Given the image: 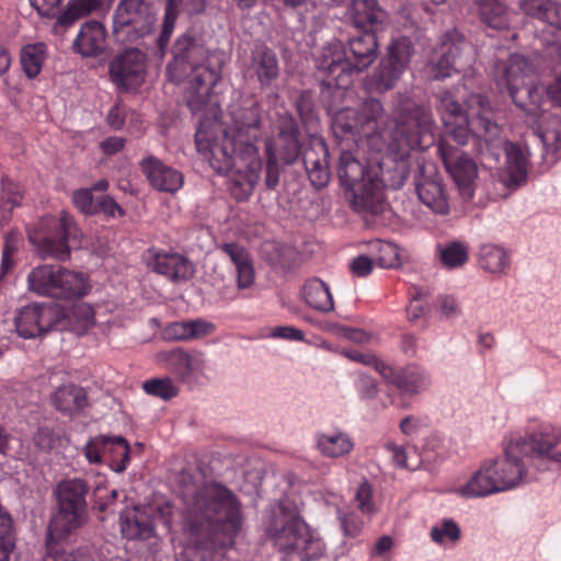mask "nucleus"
Instances as JSON below:
<instances>
[{"label":"nucleus","mask_w":561,"mask_h":561,"mask_svg":"<svg viewBox=\"0 0 561 561\" xmlns=\"http://www.w3.org/2000/svg\"><path fill=\"white\" fill-rule=\"evenodd\" d=\"M157 274L163 275L172 282L188 280L194 275L192 263L179 253L156 252L147 261Z\"/></svg>","instance_id":"obj_26"},{"label":"nucleus","mask_w":561,"mask_h":561,"mask_svg":"<svg viewBox=\"0 0 561 561\" xmlns=\"http://www.w3.org/2000/svg\"><path fill=\"white\" fill-rule=\"evenodd\" d=\"M467 64L468 60L456 61L439 50L438 58L433 59L430 62L432 79L442 80L449 78L453 76V73L461 71L467 66Z\"/></svg>","instance_id":"obj_44"},{"label":"nucleus","mask_w":561,"mask_h":561,"mask_svg":"<svg viewBox=\"0 0 561 561\" xmlns=\"http://www.w3.org/2000/svg\"><path fill=\"white\" fill-rule=\"evenodd\" d=\"M103 0H72L67 9L58 15V23L69 26L77 20L101 9Z\"/></svg>","instance_id":"obj_38"},{"label":"nucleus","mask_w":561,"mask_h":561,"mask_svg":"<svg viewBox=\"0 0 561 561\" xmlns=\"http://www.w3.org/2000/svg\"><path fill=\"white\" fill-rule=\"evenodd\" d=\"M393 385L402 392L413 394L417 392L419 378L400 374V376H394Z\"/></svg>","instance_id":"obj_63"},{"label":"nucleus","mask_w":561,"mask_h":561,"mask_svg":"<svg viewBox=\"0 0 561 561\" xmlns=\"http://www.w3.org/2000/svg\"><path fill=\"white\" fill-rule=\"evenodd\" d=\"M435 96L437 100L436 108L440 113L443 124L455 121L465 122V118L470 117L471 125L473 126V115L471 113V108L469 107V101L471 100L472 96H482L481 94H470L466 100V110L462 108L461 104L454 98V95L449 91L439 92ZM474 128L472 127V130Z\"/></svg>","instance_id":"obj_32"},{"label":"nucleus","mask_w":561,"mask_h":561,"mask_svg":"<svg viewBox=\"0 0 561 561\" xmlns=\"http://www.w3.org/2000/svg\"><path fill=\"white\" fill-rule=\"evenodd\" d=\"M439 261L446 268L463 266L469 257L468 248L461 242L453 241L438 248Z\"/></svg>","instance_id":"obj_41"},{"label":"nucleus","mask_w":561,"mask_h":561,"mask_svg":"<svg viewBox=\"0 0 561 561\" xmlns=\"http://www.w3.org/2000/svg\"><path fill=\"white\" fill-rule=\"evenodd\" d=\"M329 147L322 137H311L302 152V162L311 185L327 187L331 179Z\"/></svg>","instance_id":"obj_21"},{"label":"nucleus","mask_w":561,"mask_h":561,"mask_svg":"<svg viewBox=\"0 0 561 561\" xmlns=\"http://www.w3.org/2000/svg\"><path fill=\"white\" fill-rule=\"evenodd\" d=\"M561 442V431L542 432L511 442L505 457L484 463L481 469L460 489L465 496H485L516 486L524 474L519 456H546Z\"/></svg>","instance_id":"obj_2"},{"label":"nucleus","mask_w":561,"mask_h":561,"mask_svg":"<svg viewBox=\"0 0 561 561\" xmlns=\"http://www.w3.org/2000/svg\"><path fill=\"white\" fill-rule=\"evenodd\" d=\"M113 436L100 435L92 438L84 447V455L87 459L92 463H99L102 461V457L106 454H113L112 447Z\"/></svg>","instance_id":"obj_49"},{"label":"nucleus","mask_w":561,"mask_h":561,"mask_svg":"<svg viewBox=\"0 0 561 561\" xmlns=\"http://www.w3.org/2000/svg\"><path fill=\"white\" fill-rule=\"evenodd\" d=\"M197 151L204 156L209 165L218 173H227L234 167L244 168L250 159L239 154L240 142L219 122L208 117L199 118V127L195 134Z\"/></svg>","instance_id":"obj_8"},{"label":"nucleus","mask_w":561,"mask_h":561,"mask_svg":"<svg viewBox=\"0 0 561 561\" xmlns=\"http://www.w3.org/2000/svg\"><path fill=\"white\" fill-rule=\"evenodd\" d=\"M141 168L151 185L161 192L174 193L183 184V175L154 157L142 160Z\"/></svg>","instance_id":"obj_29"},{"label":"nucleus","mask_w":561,"mask_h":561,"mask_svg":"<svg viewBox=\"0 0 561 561\" xmlns=\"http://www.w3.org/2000/svg\"><path fill=\"white\" fill-rule=\"evenodd\" d=\"M238 273V287L243 289L250 287L254 282V268L251 259L236 266Z\"/></svg>","instance_id":"obj_60"},{"label":"nucleus","mask_w":561,"mask_h":561,"mask_svg":"<svg viewBox=\"0 0 561 561\" xmlns=\"http://www.w3.org/2000/svg\"><path fill=\"white\" fill-rule=\"evenodd\" d=\"M248 71L255 76L262 90L271 89L280 73L275 51L265 45L255 46L251 51Z\"/></svg>","instance_id":"obj_25"},{"label":"nucleus","mask_w":561,"mask_h":561,"mask_svg":"<svg viewBox=\"0 0 561 561\" xmlns=\"http://www.w3.org/2000/svg\"><path fill=\"white\" fill-rule=\"evenodd\" d=\"M470 44L456 28L447 31L440 38V51L454 60H467L465 54L469 51Z\"/></svg>","instance_id":"obj_40"},{"label":"nucleus","mask_w":561,"mask_h":561,"mask_svg":"<svg viewBox=\"0 0 561 561\" xmlns=\"http://www.w3.org/2000/svg\"><path fill=\"white\" fill-rule=\"evenodd\" d=\"M506 252L499 247H485L481 253V265L492 273H501L507 265Z\"/></svg>","instance_id":"obj_47"},{"label":"nucleus","mask_w":561,"mask_h":561,"mask_svg":"<svg viewBox=\"0 0 561 561\" xmlns=\"http://www.w3.org/2000/svg\"><path fill=\"white\" fill-rule=\"evenodd\" d=\"M27 282L30 290L57 299H72L88 293L82 274L59 265L44 264L33 268Z\"/></svg>","instance_id":"obj_12"},{"label":"nucleus","mask_w":561,"mask_h":561,"mask_svg":"<svg viewBox=\"0 0 561 561\" xmlns=\"http://www.w3.org/2000/svg\"><path fill=\"white\" fill-rule=\"evenodd\" d=\"M75 205L84 214L93 215L96 214V201L93 199L92 192L90 190L81 188L73 193Z\"/></svg>","instance_id":"obj_57"},{"label":"nucleus","mask_w":561,"mask_h":561,"mask_svg":"<svg viewBox=\"0 0 561 561\" xmlns=\"http://www.w3.org/2000/svg\"><path fill=\"white\" fill-rule=\"evenodd\" d=\"M527 111L528 115L538 118V122L533 123V129L541 140L545 153L556 154L561 150V119L552 114H539L537 105Z\"/></svg>","instance_id":"obj_28"},{"label":"nucleus","mask_w":561,"mask_h":561,"mask_svg":"<svg viewBox=\"0 0 561 561\" xmlns=\"http://www.w3.org/2000/svg\"><path fill=\"white\" fill-rule=\"evenodd\" d=\"M352 57H347L341 42H332L322 48L316 67L327 75L321 81V99L325 102L331 94H341L352 83V72L367 69L378 56V42L375 33L364 32L362 36L348 41Z\"/></svg>","instance_id":"obj_6"},{"label":"nucleus","mask_w":561,"mask_h":561,"mask_svg":"<svg viewBox=\"0 0 561 561\" xmlns=\"http://www.w3.org/2000/svg\"><path fill=\"white\" fill-rule=\"evenodd\" d=\"M277 137H300L298 123L291 114L280 116Z\"/></svg>","instance_id":"obj_59"},{"label":"nucleus","mask_w":561,"mask_h":561,"mask_svg":"<svg viewBox=\"0 0 561 561\" xmlns=\"http://www.w3.org/2000/svg\"><path fill=\"white\" fill-rule=\"evenodd\" d=\"M45 46L44 44L27 45L22 49L21 64L25 75L28 78L36 77L44 60Z\"/></svg>","instance_id":"obj_45"},{"label":"nucleus","mask_w":561,"mask_h":561,"mask_svg":"<svg viewBox=\"0 0 561 561\" xmlns=\"http://www.w3.org/2000/svg\"><path fill=\"white\" fill-rule=\"evenodd\" d=\"M2 194L1 202H8L12 207L19 206L22 201V195L19 191V187L10 182L9 180L2 179Z\"/></svg>","instance_id":"obj_61"},{"label":"nucleus","mask_w":561,"mask_h":561,"mask_svg":"<svg viewBox=\"0 0 561 561\" xmlns=\"http://www.w3.org/2000/svg\"><path fill=\"white\" fill-rule=\"evenodd\" d=\"M54 228L56 229L54 233H28V240L41 257L66 261L70 256L69 240L71 237L76 238L77 228L72 218L66 214H61L60 218L54 221Z\"/></svg>","instance_id":"obj_17"},{"label":"nucleus","mask_w":561,"mask_h":561,"mask_svg":"<svg viewBox=\"0 0 561 561\" xmlns=\"http://www.w3.org/2000/svg\"><path fill=\"white\" fill-rule=\"evenodd\" d=\"M379 169L367 167L358 160L351 151H342L336 174L341 186L352 208L360 214L365 220L368 217H377L383 214L388 204L383 196V188H399L404 183V170L398 169L399 175L396 179L379 178Z\"/></svg>","instance_id":"obj_4"},{"label":"nucleus","mask_w":561,"mask_h":561,"mask_svg":"<svg viewBox=\"0 0 561 561\" xmlns=\"http://www.w3.org/2000/svg\"><path fill=\"white\" fill-rule=\"evenodd\" d=\"M550 0H519L518 8L527 16L545 21Z\"/></svg>","instance_id":"obj_53"},{"label":"nucleus","mask_w":561,"mask_h":561,"mask_svg":"<svg viewBox=\"0 0 561 561\" xmlns=\"http://www.w3.org/2000/svg\"><path fill=\"white\" fill-rule=\"evenodd\" d=\"M297 113L306 127H311L317 123V112L312 93L308 90L300 92L295 101Z\"/></svg>","instance_id":"obj_48"},{"label":"nucleus","mask_w":561,"mask_h":561,"mask_svg":"<svg viewBox=\"0 0 561 561\" xmlns=\"http://www.w3.org/2000/svg\"><path fill=\"white\" fill-rule=\"evenodd\" d=\"M431 537L438 543L443 542L445 537L449 538L451 541H457L460 537V529L453 520H445L440 528H432Z\"/></svg>","instance_id":"obj_56"},{"label":"nucleus","mask_w":561,"mask_h":561,"mask_svg":"<svg viewBox=\"0 0 561 561\" xmlns=\"http://www.w3.org/2000/svg\"><path fill=\"white\" fill-rule=\"evenodd\" d=\"M444 135L440 137L438 141V152L442 154V145L447 142L448 145L456 144L457 146H465L472 135H476L478 138V144L480 142V138L474 130H472L471 119L470 117L465 118L462 121H455L444 124Z\"/></svg>","instance_id":"obj_36"},{"label":"nucleus","mask_w":561,"mask_h":561,"mask_svg":"<svg viewBox=\"0 0 561 561\" xmlns=\"http://www.w3.org/2000/svg\"><path fill=\"white\" fill-rule=\"evenodd\" d=\"M347 14L356 28L375 34L385 28L389 19L377 0H353Z\"/></svg>","instance_id":"obj_24"},{"label":"nucleus","mask_w":561,"mask_h":561,"mask_svg":"<svg viewBox=\"0 0 561 561\" xmlns=\"http://www.w3.org/2000/svg\"><path fill=\"white\" fill-rule=\"evenodd\" d=\"M232 127L230 134L240 142L239 154L242 159H250L247 164L249 170L248 184L250 191L257 184L262 170L256 141L260 137V106L251 100L236 107L231 112Z\"/></svg>","instance_id":"obj_11"},{"label":"nucleus","mask_w":561,"mask_h":561,"mask_svg":"<svg viewBox=\"0 0 561 561\" xmlns=\"http://www.w3.org/2000/svg\"><path fill=\"white\" fill-rule=\"evenodd\" d=\"M391 116L393 127L389 146L400 159H405L412 151H423L434 144L436 123L430 105L407 93L397 92L392 96Z\"/></svg>","instance_id":"obj_7"},{"label":"nucleus","mask_w":561,"mask_h":561,"mask_svg":"<svg viewBox=\"0 0 561 561\" xmlns=\"http://www.w3.org/2000/svg\"><path fill=\"white\" fill-rule=\"evenodd\" d=\"M170 506H160L151 517L139 510L124 511L121 514V531L128 540H147L154 536L153 519L159 518L165 526L170 524Z\"/></svg>","instance_id":"obj_22"},{"label":"nucleus","mask_w":561,"mask_h":561,"mask_svg":"<svg viewBox=\"0 0 561 561\" xmlns=\"http://www.w3.org/2000/svg\"><path fill=\"white\" fill-rule=\"evenodd\" d=\"M267 144L273 147L277 160L283 164H293L300 156L302 157L304 150L299 137H276L274 142L266 140L265 147Z\"/></svg>","instance_id":"obj_39"},{"label":"nucleus","mask_w":561,"mask_h":561,"mask_svg":"<svg viewBox=\"0 0 561 561\" xmlns=\"http://www.w3.org/2000/svg\"><path fill=\"white\" fill-rule=\"evenodd\" d=\"M469 104L473 115V130L480 138L481 157L486 162L496 163L504 152L506 164L500 173L502 184L510 190L526 184L530 156L527 147L502 138V129L495 122L494 112L485 96H472Z\"/></svg>","instance_id":"obj_3"},{"label":"nucleus","mask_w":561,"mask_h":561,"mask_svg":"<svg viewBox=\"0 0 561 561\" xmlns=\"http://www.w3.org/2000/svg\"><path fill=\"white\" fill-rule=\"evenodd\" d=\"M380 255L377 259V263L380 267L392 268L400 265V257L397 248L391 243H380L379 247Z\"/></svg>","instance_id":"obj_55"},{"label":"nucleus","mask_w":561,"mask_h":561,"mask_svg":"<svg viewBox=\"0 0 561 561\" xmlns=\"http://www.w3.org/2000/svg\"><path fill=\"white\" fill-rule=\"evenodd\" d=\"M483 23L495 30H507L508 12L501 0H476Z\"/></svg>","instance_id":"obj_35"},{"label":"nucleus","mask_w":561,"mask_h":561,"mask_svg":"<svg viewBox=\"0 0 561 561\" xmlns=\"http://www.w3.org/2000/svg\"><path fill=\"white\" fill-rule=\"evenodd\" d=\"M262 257L273 267L289 270L297 261L296 248L276 241H265L261 247Z\"/></svg>","instance_id":"obj_33"},{"label":"nucleus","mask_w":561,"mask_h":561,"mask_svg":"<svg viewBox=\"0 0 561 561\" xmlns=\"http://www.w3.org/2000/svg\"><path fill=\"white\" fill-rule=\"evenodd\" d=\"M35 446L42 451H51L61 446V436L49 427H41L33 436Z\"/></svg>","instance_id":"obj_51"},{"label":"nucleus","mask_w":561,"mask_h":561,"mask_svg":"<svg viewBox=\"0 0 561 561\" xmlns=\"http://www.w3.org/2000/svg\"><path fill=\"white\" fill-rule=\"evenodd\" d=\"M68 537L50 536V528L47 529L46 554L43 561H79L82 559L85 549H78L71 552L60 550L58 543Z\"/></svg>","instance_id":"obj_43"},{"label":"nucleus","mask_w":561,"mask_h":561,"mask_svg":"<svg viewBox=\"0 0 561 561\" xmlns=\"http://www.w3.org/2000/svg\"><path fill=\"white\" fill-rule=\"evenodd\" d=\"M266 154V168H265V186L268 190H274L279 183V167L278 161L276 158V152L274 151L273 147L267 144L265 149Z\"/></svg>","instance_id":"obj_52"},{"label":"nucleus","mask_w":561,"mask_h":561,"mask_svg":"<svg viewBox=\"0 0 561 561\" xmlns=\"http://www.w3.org/2000/svg\"><path fill=\"white\" fill-rule=\"evenodd\" d=\"M413 53L414 46L409 37L393 38L387 47L386 55L371 73L370 81L375 90L381 93L392 90L409 68Z\"/></svg>","instance_id":"obj_16"},{"label":"nucleus","mask_w":561,"mask_h":561,"mask_svg":"<svg viewBox=\"0 0 561 561\" xmlns=\"http://www.w3.org/2000/svg\"><path fill=\"white\" fill-rule=\"evenodd\" d=\"M355 500L359 511L364 514H371L375 512V504L373 503V486L368 481H364L357 489Z\"/></svg>","instance_id":"obj_54"},{"label":"nucleus","mask_w":561,"mask_h":561,"mask_svg":"<svg viewBox=\"0 0 561 561\" xmlns=\"http://www.w3.org/2000/svg\"><path fill=\"white\" fill-rule=\"evenodd\" d=\"M171 53L173 59L168 65V70L173 80L187 81L188 108L194 114L206 111L218 73L206 65L208 50L203 38L195 32L187 31L176 38Z\"/></svg>","instance_id":"obj_5"},{"label":"nucleus","mask_w":561,"mask_h":561,"mask_svg":"<svg viewBox=\"0 0 561 561\" xmlns=\"http://www.w3.org/2000/svg\"><path fill=\"white\" fill-rule=\"evenodd\" d=\"M62 0H30L31 5L41 16L55 18L59 15V5Z\"/></svg>","instance_id":"obj_58"},{"label":"nucleus","mask_w":561,"mask_h":561,"mask_svg":"<svg viewBox=\"0 0 561 561\" xmlns=\"http://www.w3.org/2000/svg\"><path fill=\"white\" fill-rule=\"evenodd\" d=\"M142 389L146 393L165 401L171 400L179 393V388L169 377L149 379L142 383Z\"/></svg>","instance_id":"obj_46"},{"label":"nucleus","mask_w":561,"mask_h":561,"mask_svg":"<svg viewBox=\"0 0 561 561\" xmlns=\"http://www.w3.org/2000/svg\"><path fill=\"white\" fill-rule=\"evenodd\" d=\"M146 55L139 48H128L117 54L110 62L111 81L121 90L140 87L145 81Z\"/></svg>","instance_id":"obj_18"},{"label":"nucleus","mask_w":561,"mask_h":561,"mask_svg":"<svg viewBox=\"0 0 561 561\" xmlns=\"http://www.w3.org/2000/svg\"><path fill=\"white\" fill-rule=\"evenodd\" d=\"M55 330L66 331L69 330L77 335H82L88 332L95 324V313L89 304L78 302L75 304L68 311H64L56 306Z\"/></svg>","instance_id":"obj_27"},{"label":"nucleus","mask_w":561,"mask_h":561,"mask_svg":"<svg viewBox=\"0 0 561 561\" xmlns=\"http://www.w3.org/2000/svg\"><path fill=\"white\" fill-rule=\"evenodd\" d=\"M533 72V65L520 54H512L493 66V76L500 89L508 91L512 101L520 108L529 104L538 105V92L534 84H525L524 79Z\"/></svg>","instance_id":"obj_14"},{"label":"nucleus","mask_w":561,"mask_h":561,"mask_svg":"<svg viewBox=\"0 0 561 561\" xmlns=\"http://www.w3.org/2000/svg\"><path fill=\"white\" fill-rule=\"evenodd\" d=\"M415 192L421 203L436 214H447L449 206L442 178L433 164H423L414 179Z\"/></svg>","instance_id":"obj_20"},{"label":"nucleus","mask_w":561,"mask_h":561,"mask_svg":"<svg viewBox=\"0 0 561 561\" xmlns=\"http://www.w3.org/2000/svg\"><path fill=\"white\" fill-rule=\"evenodd\" d=\"M112 447L114 449V454L119 456V459L113 458L108 466L117 473L123 472L126 469V465L129 461L130 455V446L128 442L123 436H113L112 438Z\"/></svg>","instance_id":"obj_50"},{"label":"nucleus","mask_w":561,"mask_h":561,"mask_svg":"<svg viewBox=\"0 0 561 561\" xmlns=\"http://www.w3.org/2000/svg\"><path fill=\"white\" fill-rule=\"evenodd\" d=\"M156 14L148 0H121L113 14L112 34L117 43L135 44L153 31Z\"/></svg>","instance_id":"obj_13"},{"label":"nucleus","mask_w":561,"mask_h":561,"mask_svg":"<svg viewBox=\"0 0 561 561\" xmlns=\"http://www.w3.org/2000/svg\"><path fill=\"white\" fill-rule=\"evenodd\" d=\"M334 125L344 135H362L370 138L382 135L388 127V114L375 98L366 99L356 111H339Z\"/></svg>","instance_id":"obj_15"},{"label":"nucleus","mask_w":561,"mask_h":561,"mask_svg":"<svg viewBox=\"0 0 561 561\" xmlns=\"http://www.w3.org/2000/svg\"><path fill=\"white\" fill-rule=\"evenodd\" d=\"M302 296L308 306L323 313L334 310V302L329 287L319 278H311L305 283Z\"/></svg>","instance_id":"obj_34"},{"label":"nucleus","mask_w":561,"mask_h":561,"mask_svg":"<svg viewBox=\"0 0 561 561\" xmlns=\"http://www.w3.org/2000/svg\"><path fill=\"white\" fill-rule=\"evenodd\" d=\"M105 28L98 21L85 22L73 43L75 48L84 57H93L104 49Z\"/></svg>","instance_id":"obj_31"},{"label":"nucleus","mask_w":561,"mask_h":561,"mask_svg":"<svg viewBox=\"0 0 561 561\" xmlns=\"http://www.w3.org/2000/svg\"><path fill=\"white\" fill-rule=\"evenodd\" d=\"M54 407L64 414L73 416L89 405L87 391L76 385L59 387L51 397Z\"/></svg>","instance_id":"obj_30"},{"label":"nucleus","mask_w":561,"mask_h":561,"mask_svg":"<svg viewBox=\"0 0 561 561\" xmlns=\"http://www.w3.org/2000/svg\"><path fill=\"white\" fill-rule=\"evenodd\" d=\"M318 446L322 454L335 458L348 454L353 448V443L343 434L321 435Z\"/></svg>","instance_id":"obj_42"},{"label":"nucleus","mask_w":561,"mask_h":561,"mask_svg":"<svg viewBox=\"0 0 561 561\" xmlns=\"http://www.w3.org/2000/svg\"><path fill=\"white\" fill-rule=\"evenodd\" d=\"M350 267L353 274H355L358 277H364L370 274V272L373 271L374 261L366 255H359L358 257L352 261Z\"/></svg>","instance_id":"obj_64"},{"label":"nucleus","mask_w":561,"mask_h":561,"mask_svg":"<svg viewBox=\"0 0 561 561\" xmlns=\"http://www.w3.org/2000/svg\"><path fill=\"white\" fill-rule=\"evenodd\" d=\"M440 157L457 186L469 193L470 185L478 174L476 162L457 146L447 142L442 145Z\"/></svg>","instance_id":"obj_23"},{"label":"nucleus","mask_w":561,"mask_h":561,"mask_svg":"<svg viewBox=\"0 0 561 561\" xmlns=\"http://www.w3.org/2000/svg\"><path fill=\"white\" fill-rule=\"evenodd\" d=\"M182 530L187 545L201 561H224L227 548L241 528V504L220 483H205L190 490L193 476L181 471Z\"/></svg>","instance_id":"obj_1"},{"label":"nucleus","mask_w":561,"mask_h":561,"mask_svg":"<svg viewBox=\"0 0 561 561\" xmlns=\"http://www.w3.org/2000/svg\"><path fill=\"white\" fill-rule=\"evenodd\" d=\"M90 486L83 479L61 480L56 489L57 511L48 528L50 536L69 537L82 528L89 518L87 495Z\"/></svg>","instance_id":"obj_9"},{"label":"nucleus","mask_w":561,"mask_h":561,"mask_svg":"<svg viewBox=\"0 0 561 561\" xmlns=\"http://www.w3.org/2000/svg\"><path fill=\"white\" fill-rule=\"evenodd\" d=\"M169 368L182 379L190 376L194 370L202 368L204 360L193 357L181 348H175L167 354Z\"/></svg>","instance_id":"obj_37"},{"label":"nucleus","mask_w":561,"mask_h":561,"mask_svg":"<svg viewBox=\"0 0 561 561\" xmlns=\"http://www.w3.org/2000/svg\"><path fill=\"white\" fill-rule=\"evenodd\" d=\"M221 250L231 259L234 266L250 259L247 250L236 243H224Z\"/></svg>","instance_id":"obj_62"},{"label":"nucleus","mask_w":561,"mask_h":561,"mask_svg":"<svg viewBox=\"0 0 561 561\" xmlns=\"http://www.w3.org/2000/svg\"><path fill=\"white\" fill-rule=\"evenodd\" d=\"M267 535L283 552L306 556L309 559L313 542L307 525L299 518L296 507L288 501H280L272 511L266 526Z\"/></svg>","instance_id":"obj_10"},{"label":"nucleus","mask_w":561,"mask_h":561,"mask_svg":"<svg viewBox=\"0 0 561 561\" xmlns=\"http://www.w3.org/2000/svg\"><path fill=\"white\" fill-rule=\"evenodd\" d=\"M56 317H58L56 306L32 305L23 307L14 320L16 332L24 339L44 336L56 331Z\"/></svg>","instance_id":"obj_19"}]
</instances>
